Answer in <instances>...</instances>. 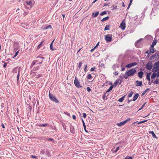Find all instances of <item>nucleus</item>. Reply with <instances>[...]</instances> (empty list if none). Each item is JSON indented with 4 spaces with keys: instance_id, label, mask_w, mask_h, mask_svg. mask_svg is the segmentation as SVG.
Wrapping results in <instances>:
<instances>
[{
    "instance_id": "1",
    "label": "nucleus",
    "mask_w": 159,
    "mask_h": 159,
    "mask_svg": "<svg viewBox=\"0 0 159 159\" xmlns=\"http://www.w3.org/2000/svg\"><path fill=\"white\" fill-rule=\"evenodd\" d=\"M52 151V148L51 147H46L40 151V154L41 155L43 156H44L45 154L46 157H50L51 156V152Z\"/></svg>"
},
{
    "instance_id": "2",
    "label": "nucleus",
    "mask_w": 159,
    "mask_h": 159,
    "mask_svg": "<svg viewBox=\"0 0 159 159\" xmlns=\"http://www.w3.org/2000/svg\"><path fill=\"white\" fill-rule=\"evenodd\" d=\"M136 71L135 69H132L126 72L124 75V77L127 79L129 76L132 75Z\"/></svg>"
},
{
    "instance_id": "3",
    "label": "nucleus",
    "mask_w": 159,
    "mask_h": 159,
    "mask_svg": "<svg viewBox=\"0 0 159 159\" xmlns=\"http://www.w3.org/2000/svg\"><path fill=\"white\" fill-rule=\"evenodd\" d=\"M24 5L25 8L29 9L32 8L33 5V4L31 1H29L25 2L24 4Z\"/></svg>"
},
{
    "instance_id": "4",
    "label": "nucleus",
    "mask_w": 159,
    "mask_h": 159,
    "mask_svg": "<svg viewBox=\"0 0 159 159\" xmlns=\"http://www.w3.org/2000/svg\"><path fill=\"white\" fill-rule=\"evenodd\" d=\"M49 97L50 99L53 102L56 103H59V101L56 97L55 96L52 94L50 92L49 93Z\"/></svg>"
},
{
    "instance_id": "5",
    "label": "nucleus",
    "mask_w": 159,
    "mask_h": 159,
    "mask_svg": "<svg viewBox=\"0 0 159 159\" xmlns=\"http://www.w3.org/2000/svg\"><path fill=\"white\" fill-rule=\"evenodd\" d=\"M105 39L107 43L110 42L112 40V35L111 34H108L105 36Z\"/></svg>"
},
{
    "instance_id": "6",
    "label": "nucleus",
    "mask_w": 159,
    "mask_h": 159,
    "mask_svg": "<svg viewBox=\"0 0 159 159\" xmlns=\"http://www.w3.org/2000/svg\"><path fill=\"white\" fill-rule=\"evenodd\" d=\"M74 84L75 86L77 88L82 87V86L80 84V82L78 81L77 78L76 77H75L74 81Z\"/></svg>"
},
{
    "instance_id": "7",
    "label": "nucleus",
    "mask_w": 159,
    "mask_h": 159,
    "mask_svg": "<svg viewBox=\"0 0 159 159\" xmlns=\"http://www.w3.org/2000/svg\"><path fill=\"white\" fill-rule=\"evenodd\" d=\"M153 70L156 72L159 71V61L154 64Z\"/></svg>"
},
{
    "instance_id": "8",
    "label": "nucleus",
    "mask_w": 159,
    "mask_h": 159,
    "mask_svg": "<svg viewBox=\"0 0 159 159\" xmlns=\"http://www.w3.org/2000/svg\"><path fill=\"white\" fill-rule=\"evenodd\" d=\"M19 43L17 42H14V43L13 48L15 51H16L19 49V47L18 45Z\"/></svg>"
},
{
    "instance_id": "9",
    "label": "nucleus",
    "mask_w": 159,
    "mask_h": 159,
    "mask_svg": "<svg viewBox=\"0 0 159 159\" xmlns=\"http://www.w3.org/2000/svg\"><path fill=\"white\" fill-rule=\"evenodd\" d=\"M153 58L159 59V52L155 53L151 57L150 59L151 60Z\"/></svg>"
},
{
    "instance_id": "10",
    "label": "nucleus",
    "mask_w": 159,
    "mask_h": 159,
    "mask_svg": "<svg viewBox=\"0 0 159 159\" xmlns=\"http://www.w3.org/2000/svg\"><path fill=\"white\" fill-rule=\"evenodd\" d=\"M129 120H125V121L120 122L119 123H118L117 124H116L118 126L120 127L124 125L127 121H128Z\"/></svg>"
},
{
    "instance_id": "11",
    "label": "nucleus",
    "mask_w": 159,
    "mask_h": 159,
    "mask_svg": "<svg viewBox=\"0 0 159 159\" xmlns=\"http://www.w3.org/2000/svg\"><path fill=\"white\" fill-rule=\"evenodd\" d=\"M120 27L122 30H124L125 29V23L124 21H122L120 24Z\"/></svg>"
},
{
    "instance_id": "12",
    "label": "nucleus",
    "mask_w": 159,
    "mask_h": 159,
    "mask_svg": "<svg viewBox=\"0 0 159 159\" xmlns=\"http://www.w3.org/2000/svg\"><path fill=\"white\" fill-rule=\"evenodd\" d=\"M137 63L136 62H133L131 63H129L126 66V67L128 68H130L133 66H135L136 65Z\"/></svg>"
},
{
    "instance_id": "13",
    "label": "nucleus",
    "mask_w": 159,
    "mask_h": 159,
    "mask_svg": "<svg viewBox=\"0 0 159 159\" xmlns=\"http://www.w3.org/2000/svg\"><path fill=\"white\" fill-rule=\"evenodd\" d=\"M152 67V66L151 63H148L146 65V68L148 70H151Z\"/></svg>"
},
{
    "instance_id": "14",
    "label": "nucleus",
    "mask_w": 159,
    "mask_h": 159,
    "mask_svg": "<svg viewBox=\"0 0 159 159\" xmlns=\"http://www.w3.org/2000/svg\"><path fill=\"white\" fill-rule=\"evenodd\" d=\"M92 120H88V123H87V125L88 126H93V124L92 122Z\"/></svg>"
},
{
    "instance_id": "15",
    "label": "nucleus",
    "mask_w": 159,
    "mask_h": 159,
    "mask_svg": "<svg viewBox=\"0 0 159 159\" xmlns=\"http://www.w3.org/2000/svg\"><path fill=\"white\" fill-rule=\"evenodd\" d=\"M70 132L73 133V134H75V129L74 128V127L70 125Z\"/></svg>"
},
{
    "instance_id": "16",
    "label": "nucleus",
    "mask_w": 159,
    "mask_h": 159,
    "mask_svg": "<svg viewBox=\"0 0 159 159\" xmlns=\"http://www.w3.org/2000/svg\"><path fill=\"white\" fill-rule=\"evenodd\" d=\"M157 43V40L154 39L153 40L152 45L150 46V48H153L154 46L156 45Z\"/></svg>"
},
{
    "instance_id": "17",
    "label": "nucleus",
    "mask_w": 159,
    "mask_h": 159,
    "mask_svg": "<svg viewBox=\"0 0 159 159\" xmlns=\"http://www.w3.org/2000/svg\"><path fill=\"white\" fill-rule=\"evenodd\" d=\"M99 14V11H97L96 12H93L92 14V16L93 17H96Z\"/></svg>"
},
{
    "instance_id": "18",
    "label": "nucleus",
    "mask_w": 159,
    "mask_h": 159,
    "mask_svg": "<svg viewBox=\"0 0 159 159\" xmlns=\"http://www.w3.org/2000/svg\"><path fill=\"white\" fill-rule=\"evenodd\" d=\"M139 94L138 93H136L134 96L133 98V101H135L138 98V97H139Z\"/></svg>"
},
{
    "instance_id": "19",
    "label": "nucleus",
    "mask_w": 159,
    "mask_h": 159,
    "mask_svg": "<svg viewBox=\"0 0 159 159\" xmlns=\"http://www.w3.org/2000/svg\"><path fill=\"white\" fill-rule=\"evenodd\" d=\"M135 46L136 47L139 48V39L135 43Z\"/></svg>"
},
{
    "instance_id": "20",
    "label": "nucleus",
    "mask_w": 159,
    "mask_h": 159,
    "mask_svg": "<svg viewBox=\"0 0 159 159\" xmlns=\"http://www.w3.org/2000/svg\"><path fill=\"white\" fill-rule=\"evenodd\" d=\"M18 69H19V71H18V75L17 76V82H18V81L19 80V75H20V67H19Z\"/></svg>"
},
{
    "instance_id": "21",
    "label": "nucleus",
    "mask_w": 159,
    "mask_h": 159,
    "mask_svg": "<svg viewBox=\"0 0 159 159\" xmlns=\"http://www.w3.org/2000/svg\"><path fill=\"white\" fill-rule=\"evenodd\" d=\"M38 62V61L37 60L34 61L32 62V64L31 65V68L35 64Z\"/></svg>"
},
{
    "instance_id": "22",
    "label": "nucleus",
    "mask_w": 159,
    "mask_h": 159,
    "mask_svg": "<svg viewBox=\"0 0 159 159\" xmlns=\"http://www.w3.org/2000/svg\"><path fill=\"white\" fill-rule=\"evenodd\" d=\"M125 97V95L123 96L120 98H119L118 100L119 102H122L124 100Z\"/></svg>"
},
{
    "instance_id": "23",
    "label": "nucleus",
    "mask_w": 159,
    "mask_h": 159,
    "mask_svg": "<svg viewBox=\"0 0 159 159\" xmlns=\"http://www.w3.org/2000/svg\"><path fill=\"white\" fill-rule=\"evenodd\" d=\"M48 125V124H39L37 125L38 126L41 127H45L46 126Z\"/></svg>"
},
{
    "instance_id": "24",
    "label": "nucleus",
    "mask_w": 159,
    "mask_h": 159,
    "mask_svg": "<svg viewBox=\"0 0 159 159\" xmlns=\"http://www.w3.org/2000/svg\"><path fill=\"white\" fill-rule=\"evenodd\" d=\"M149 133L150 134H151L152 135V136L154 138H157L155 134H154V132L153 131H150L149 132Z\"/></svg>"
},
{
    "instance_id": "25",
    "label": "nucleus",
    "mask_w": 159,
    "mask_h": 159,
    "mask_svg": "<svg viewBox=\"0 0 159 159\" xmlns=\"http://www.w3.org/2000/svg\"><path fill=\"white\" fill-rule=\"evenodd\" d=\"M151 75V73L147 74L146 75V78L149 81H150V75Z\"/></svg>"
},
{
    "instance_id": "26",
    "label": "nucleus",
    "mask_w": 159,
    "mask_h": 159,
    "mask_svg": "<svg viewBox=\"0 0 159 159\" xmlns=\"http://www.w3.org/2000/svg\"><path fill=\"white\" fill-rule=\"evenodd\" d=\"M109 18L108 16H107L103 18L101 20V21L102 22L106 20H107Z\"/></svg>"
},
{
    "instance_id": "27",
    "label": "nucleus",
    "mask_w": 159,
    "mask_h": 159,
    "mask_svg": "<svg viewBox=\"0 0 159 159\" xmlns=\"http://www.w3.org/2000/svg\"><path fill=\"white\" fill-rule=\"evenodd\" d=\"M109 29V25H106L104 28L105 30H108Z\"/></svg>"
},
{
    "instance_id": "28",
    "label": "nucleus",
    "mask_w": 159,
    "mask_h": 159,
    "mask_svg": "<svg viewBox=\"0 0 159 159\" xmlns=\"http://www.w3.org/2000/svg\"><path fill=\"white\" fill-rule=\"evenodd\" d=\"M157 74L155 73H153L152 75L151 78L152 79H153L157 76Z\"/></svg>"
},
{
    "instance_id": "29",
    "label": "nucleus",
    "mask_w": 159,
    "mask_h": 159,
    "mask_svg": "<svg viewBox=\"0 0 159 159\" xmlns=\"http://www.w3.org/2000/svg\"><path fill=\"white\" fill-rule=\"evenodd\" d=\"M154 52V50L153 48H150V53H153Z\"/></svg>"
},
{
    "instance_id": "30",
    "label": "nucleus",
    "mask_w": 159,
    "mask_h": 159,
    "mask_svg": "<svg viewBox=\"0 0 159 159\" xmlns=\"http://www.w3.org/2000/svg\"><path fill=\"white\" fill-rule=\"evenodd\" d=\"M113 85H112V86H111L110 87V88H109V89L107 91V93L109 92L113 88Z\"/></svg>"
},
{
    "instance_id": "31",
    "label": "nucleus",
    "mask_w": 159,
    "mask_h": 159,
    "mask_svg": "<svg viewBox=\"0 0 159 159\" xmlns=\"http://www.w3.org/2000/svg\"><path fill=\"white\" fill-rule=\"evenodd\" d=\"M107 12L106 11H104L102 12V13H101L100 14V16H103V15L107 14Z\"/></svg>"
},
{
    "instance_id": "32",
    "label": "nucleus",
    "mask_w": 159,
    "mask_h": 159,
    "mask_svg": "<svg viewBox=\"0 0 159 159\" xmlns=\"http://www.w3.org/2000/svg\"><path fill=\"white\" fill-rule=\"evenodd\" d=\"M116 67H118L119 66H117L116 65H114L112 66V68L114 70L116 69Z\"/></svg>"
},
{
    "instance_id": "33",
    "label": "nucleus",
    "mask_w": 159,
    "mask_h": 159,
    "mask_svg": "<svg viewBox=\"0 0 159 159\" xmlns=\"http://www.w3.org/2000/svg\"><path fill=\"white\" fill-rule=\"evenodd\" d=\"M92 78V75L90 74H89L88 75L87 79L88 80Z\"/></svg>"
},
{
    "instance_id": "34",
    "label": "nucleus",
    "mask_w": 159,
    "mask_h": 159,
    "mask_svg": "<svg viewBox=\"0 0 159 159\" xmlns=\"http://www.w3.org/2000/svg\"><path fill=\"white\" fill-rule=\"evenodd\" d=\"M50 49L52 51H53L54 50V49L53 48L52 43H51L50 45Z\"/></svg>"
},
{
    "instance_id": "35",
    "label": "nucleus",
    "mask_w": 159,
    "mask_h": 159,
    "mask_svg": "<svg viewBox=\"0 0 159 159\" xmlns=\"http://www.w3.org/2000/svg\"><path fill=\"white\" fill-rule=\"evenodd\" d=\"M133 93L132 91H131V92H130L128 94V97L129 98L131 97L132 96Z\"/></svg>"
},
{
    "instance_id": "36",
    "label": "nucleus",
    "mask_w": 159,
    "mask_h": 159,
    "mask_svg": "<svg viewBox=\"0 0 159 159\" xmlns=\"http://www.w3.org/2000/svg\"><path fill=\"white\" fill-rule=\"evenodd\" d=\"M41 76H42V75L41 74H39L37 75H36L35 78H39Z\"/></svg>"
},
{
    "instance_id": "37",
    "label": "nucleus",
    "mask_w": 159,
    "mask_h": 159,
    "mask_svg": "<svg viewBox=\"0 0 159 159\" xmlns=\"http://www.w3.org/2000/svg\"><path fill=\"white\" fill-rule=\"evenodd\" d=\"M43 41L41 42V43L37 47L38 49H39L40 48L41 46H42V43H43Z\"/></svg>"
},
{
    "instance_id": "38",
    "label": "nucleus",
    "mask_w": 159,
    "mask_h": 159,
    "mask_svg": "<svg viewBox=\"0 0 159 159\" xmlns=\"http://www.w3.org/2000/svg\"><path fill=\"white\" fill-rule=\"evenodd\" d=\"M39 68V66H37V67H35L33 68V70H35V71L37 70Z\"/></svg>"
},
{
    "instance_id": "39",
    "label": "nucleus",
    "mask_w": 159,
    "mask_h": 159,
    "mask_svg": "<svg viewBox=\"0 0 159 159\" xmlns=\"http://www.w3.org/2000/svg\"><path fill=\"white\" fill-rule=\"evenodd\" d=\"M148 89H146L143 92V93L142 94H141V96H143L144 94H145V93L146 92L147 90H148Z\"/></svg>"
},
{
    "instance_id": "40",
    "label": "nucleus",
    "mask_w": 159,
    "mask_h": 159,
    "mask_svg": "<svg viewBox=\"0 0 159 159\" xmlns=\"http://www.w3.org/2000/svg\"><path fill=\"white\" fill-rule=\"evenodd\" d=\"M82 62H80L79 63V65H78V67L79 68H80L82 65Z\"/></svg>"
},
{
    "instance_id": "41",
    "label": "nucleus",
    "mask_w": 159,
    "mask_h": 159,
    "mask_svg": "<svg viewBox=\"0 0 159 159\" xmlns=\"http://www.w3.org/2000/svg\"><path fill=\"white\" fill-rule=\"evenodd\" d=\"M19 50H18V51L16 52L14 56V57H16L17 56V55L18 54L19 52Z\"/></svg>"
},
{
    "instance_id": "42",
    "label": "nucleus",
    "mask_w": 159,
    "mask_h": 159,
    "mask_svg": "<svg viewBox=\"0 0 159 159\" xmlns=\"http://www.w3.org/2000/svg\"><path fill=\"white\" fill-rule=\"evenodd\" d=\"M143 73L142 72H140V78H141L142 77V75Z\"/></svg>"
},
{
    "instance_id": "43",
    "label": "nucleus",
    "mask_w": 159,
    "mask_h": 159,
    "mask_svg": "<svg viewBox=\"0 0 159 159\" xmlns=\"http://www.w3.org/2000/svg\"><path fill=\"white\" fill-rule=\"evenodd\" d=\"M141 14L142 15V16H141V18L142 19L143 18V17H144L145 16L144 13H142Z\"/></svg>"
},
{
    "instance_id": "44",
    "label": "nucleus",
    "mask_w": 159,
    "mask_h": 159,
    "mask_svg": "<svg viewBox=\"0 0 159 159\" xmlns=\"http://www.w3.org/2000/svg\"><path fill=\"white\" fill-rule=\"evenodd\" d=\"M83 116L84 118H85L86 116V114L85 113H84L83 114Z\"/></svg>"
},
{
    "instance_id": "45",
    "label": "nucleus",
    "mask_w": 159,
    "mask_h": 159,
    "mask_svg": "<svg viewBox=\"0 0 159 159\" xmlns=\"http://www.w3.org/2000/svg\"><path fill=\"white\" fill-rule=\"evenodd\" d=\"M146 104V103H145L143 105V106H142V107L140 108V110L141 109H142L143 108V107H144L145 106V104Z\"/></svg>"
},
{
    "instance_id": "46",
    "label": "nucleus",
    "mask_w": 159,
    "mask_h": 159,
    "mask_svg": "<svg viewBox=\"0 0 159 159\" xmlns=\"http://www.w3.org/2000/svg\"><path fill=\"white\" fill-rule=\"evenodd\" d=\"M87 90L89 92H90L91 90L90 88L89 87H87Z\"/></svg>"
},
{
    "instance_id": "47",
    "label": "nucleus",
    "mask_w": 159,
    "mask_h": 159,
    "mask_svg": "<svg viewBox=\"0 0 159 159\" xmlns=\"http://www.w3.org/2000/svg\"><path fill=\"white\" fill-rule=\"evenodd\" d=\"M48 28H50V29H51L52 28V26L51 25H48V26H47L46 27V29H48Z\"/></svg>"
},
{
    "instance_id": "48",
    "label": "nucleus",
    "mask_w": 159,
    "mask_h": 159,
    "mask_svg": "<svg viewBox=\"0 0 159 159\" xmlns=\"http://www.w3.org/2000/svg\"><path fill=\"white\" fill-rule=\"evenodd\" d=\"M148 120H145L143 121H140V124L142 123H144L145 122H146Z\"/></svg>"
},
{
    "instance_id": "49",
    "label": "nucleus",
    "mask_w": 159,
    "mask_h": 159,
    "mask_svg": "<svg viewBox=\"0 0 159 159\" xmlns=\"http://www.w3.org/2000/svg\"><path fill=\"white\" fill-rule=\"evenodd\" d=\"M99 66L101 67H103L104 66V64L103 63H100Z\"/></svg>"
},
{
    "instance_id": "50",
    "label": "nucleus",
    "mask_w": 159,
    "mask_h": 159,
    "mask_svg": "<svg viewBox=\"0 0 159 159\" xmlns=\"http://www.w3.org/2000/svg\"><path fill=\"white\" fill-rule=\"evenodd\" d=\"M136 82L137 83L136 86H139V81L137 80L136 81Z\"/></svg>"
},
{
    "instance_id": "51",
    "label": "nucleus",
    "mask_w": 159,
    "mask_h": 159,
    "mask_svg": "<svg viewBox=\"0 0 159 159\" xmlns=\"http://www.w3.org/2000/svg\"><path fill=\"white\" fill-rule=\"evenodd\" d=\"M30 157L31 158H37V157L36 156H34V155H31V156Z\"/></svg>"
},
{
    "instance_id": "52",
    "label": "nucleus",
    "mask_w": 159,
    "mask_h": 159,
    "mask_svg": "<svg viewBox=\"0 0 159 159\" xmlns=\"http://www.w3.org/2000/svg\"><path fill=\"white\" fill-rule=\"evenodd\" d=\"M94 69H95V68L94 67H93V68H92L90 70V71H95V70H94Z\"/></svg>"
},
{
    "instance_id": "53",
    "label": "nucleus",
    "mask_w": 159,
    "mask_h": 159,
    "mask_svg": "<svg viewBox=\"0 0 159 159\" xmlns=\"http://www.w3.org/2000/svg\"><path fill=\"white\" fill-rule=\"evenodd\" d=\"M119 149V147H118L116 148V149L115 150V152H116Z\"/></svg>"
},
{
    "instance_id": "54",
    "label": "nucleus",
    "mask_w": 159,
    "mask_h": 159,
    "mask_svg": "<svg viewBox=\"0 0 159 159\" xmlns=\"http://www.w3.org/2000/svg\"><path fill=\"white\" fill-rule=\"evenodd\" d=\"M87 65H86L85 66V67L84 69V70L86 72H87Z\"/></svg>"
},
{
    "instance_id": "55",
    "label": "nucleus",
    "mask_w": 159,
    "mask_h": 159,
    "mask_svg": "<svg viewBox=\"0 0 159 159\" xmlns=\"http://www.w3.org/2000/svg\"><path fill=\"white\" fill-rule=\"evenodd\" d=\"M7 63H6L4 62V64L3 66V67L5 68L7 66Z\"/></svg>"
},
{
    "instance_id": "56",
    "label": "nucleus",
    "mask_w": 159,
    "mask_h": 159,
    "mask_svg": "<svg viewBox=\"0 0 159 159\" xmlns=\"http://www.w3.org/2000/svg\"><path fill=\"white\" fill-rule=\"evenodd\" d=\"M82 120V123L83 124V126H86V125H85V122H84V120Z\"/></svg>"
},
{
    "instance_id": "57",
    "label": "nucleus",
    "mask_w": 159,
    "mask_h": 159,
    "mask_svg": "<svg viewBox=\"0 0 159 159\" xmlns=\"http://www.w3.org/2000/svg\"><path fill=\"white\" fill-rule=\"evenodd\" d=\"M0 106L2 108H3L4 107V103H2L0 105Z\"/></svg>"
},
{
    "instance_id": "58",
    "label": "nucleus",
    "mask_w": 159,
    "mask_h": 159,
    "mask_svg": "<svg viewBox=\"0 0 159 159\" xmlns=\"http://www.w3.org/2000/svg\"><path fill=\"white\" fill-rule=\"evenodd\" d=\"M96 48L95 47H94L92 49L90 50L91 52H92Z\"/></svg>"
},
{
    "instance_id": "59",
    "label": "nucleus",
    "mask_w": 159,
    "mask_h": 159,
    "mask_svg": "<svg viewBox=\"0 0 159 159\" xmlns=\"http://www.w3.org/2000/svg\"><path fill=\"white\" fill-rule=\"evenodd\" d=\"M65 114L67 116H70V114L69 113H68V112H66L65 113Z\"/></svg>"
},
{
    "instance_id": "60",
    "label": "nucleus",
    "mask_w": 159,
    "mask_h": 159,
    "mask_svg": "<svg viewBox=\"0 0 159 159\" xmlns=\"http://www.w3.org/2000/svg\"><path fill=\"white\" fill-rule=\"evenodd\" d=\"M154 84H158V82L157 80H155V81H154Z\"/></svg>"
},
{
    "instance_id": "61",
    "label": "nucleus",
    "mask_w": 159,
    "mask_h": 159,
    "mask_svg": "<svg viewBox=\"0 0 159 159\" xmlns=\"http://www.w3.org/2000/svg\"><path fill=\"white\" fill-rule=\"evenodd\" d=\"M17 67H16V68H15L13 69V72H16V70H17Z\"/></svg>"
},
{
    "instance_id": "62",
    "label": "nucleus",
    "mask_w": 159,
    "mask_h": 159,
    "mask_svg": "<svg viewBox=\"0 0 159 159\" xmlns=\"http://www.w3.org/2000/svg\"><path fill=\"white\" fill-rule=\"evenodd\" d=\"M118 72L117 71H116L114 73V74L116 75H118Z\"/></svg>"
},
{
    "instance_id": "63",
    "label": "nucleus",
    "mask_w": 159,
    "mask_h": 159,
    "mask_svg": "<svg viewBox=\"0 0 159 159\" xmlns=\"http://www.w3.org/2000/svg\"><path fill=\"white\" fill-rule=\"evenodd\" d=\"M117 84H118V82H117V81L116 80L114 83V84L115 85V87L117 85Z\"/></svg>"
},
{
    "instance_id": "64",
    "label": "nucleus",
    "mask_w": 159,
    "mask_h": 159,
    "mask_svg": "<svg viewBox=\"0 0 159 159\" xmlns=\"http://www.w3.org/2000/svg\"><path fill=\"white\" fill-rule=\"evenodd\" d=\"M48 140L49 141H53V139H52L51 138L48 139Z\"/></svg>"
}]
</instances>
